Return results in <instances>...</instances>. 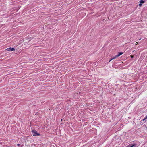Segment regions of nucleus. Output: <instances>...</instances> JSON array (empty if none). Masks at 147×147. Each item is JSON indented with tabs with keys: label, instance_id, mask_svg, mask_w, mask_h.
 Here are the masks:
<instances>
[{
	"label": "nucleus",
	"instance_id": "nucleus-3",
	"mask_svg": "<svg viewBox=\"0 0 147 147\" xmlns=\"http://www.w3.org/2000/svg\"><path fill=\"white\" fill-rule=\"evenodd\" d=\"M6 50L8 51H12L15 50V49L13 48L10 47L7 49Z\"/></svg>",
	"mask_w": 147,
	"mask_h": 147
},
{
	"label": "nucleus",
	"instance_id": "nucleus-7",
	"mask_svg": "<svg viewBox=\"0 0 147 147\" xmlns=\"http://www.w3.org/2000/svg\"><path fill=\"white\" fill-rule=\"evenodd\" d=\"M146 119H145V118H144V119H143L141 120L140 121L141 122H142V121H144Z\"/></svg>",
	"mask_w": 147,
	"mask_h": 147
},
{
	"label": "nucleus",
	"instance_id": "nucleus-4",
	"mask_svg": "<svg viewBox=\"0 0 147 147\" xmlns=\"http://www.w3.org/2000/svg\"><path fill=\"white\" fill-rule=\"evenodd\" d=\"M118 57L117 55H116L114 56L113 58H111V59H116V58H117Z\"/></svg>",
	"mask_w": 147,
	"mask_h": 147
},
{
	"label": "nucleus",
	"instance_id": "nucleus-8",
	"mask_svg": "<svg viewBox=\"0 0 147 147\" xmlns=\"http://www.w3.org/2000/svg\"><path fill=\"white\" fill-rule=\"evenodd\" d=\"M142 5V3H140L139 4V5L140 6H141V5Z\"/></svg>",
	"mask_w": 147,
	"mask_h": 147
},
{
	"label": "nucleus",
	"instance_id": "nucleus-1",
	"mask_svg": "<svg viewBox=\"0 0 147 147\" xmlns=\"http://www.w3.org/2000/svg\"><path fill=\"white\" fill-rule=\"evenodd\" d=\"M32 134L34 136H35L36 135L39 136L40 134L38 133H37V131L35 130H32Z\"/></svg>",
	"mask_w": 147,
	"mask_h": 147
},
{
	"label": "nucleus",
	"instance_id": "nucleus-5",
	"mask_svg": "<svg viewBox=\"0 0 147 147\" xmlns=\"http://www.w3.org/2000/svg\"><path fill=\"white\" fill-rule=\"evenodd\" d=\"M123 53L122 52H119V54H118L117 55L119 57V56L120 55H122V54H123Z\"/></svg>",
	"mask_w": 147,
	"mask_h": 147
},
{
	"label": "nucleus",
	"instance_id": "nucleus-14",
	"mask_svg": "<svg viewBox=\"0 0 147 147\" xmlns=\"http://www.w3.org/2000/svg\"><path fill=\"white\" fill-rule=\"evenodd\" d=\"M125 147H127V146H126Z\"/></svg>",
	"mask_w": 147,
	"mask_h": 147
},
{
	"label": "nucleus",
	"instance_id": "nucleus-13",
	"mask_svg": "<svg viewBox=\"0 0 147 147\" xmlns=\"http://www.w3.org/2000/svg\"><path fill=\"white\" fill-rule=\"evenodd\" d=\"M18 146H19V144H18Z\"/></svg>",
	"mask_w": 147,
	"mask_h": 147
},
{
	"label": "nucleus",
	"instance_id": "nucleus-9",
	"mask_svg": "<svg viewBox=\"0 0 147 147\" xmlns=\"http://www.w3.org/2000/svg\"><path fill=\"white\" fill-rule=\"evenodd\" d=\"M130 56L131 58H133L134 57V56L133 55H131Z\"/></svg>",
	"mask_w": 147,
	"mask_h": 147
},
{
	"label": "nucleus",
	"instance_id": "nucleus-6",
	"mask_svg": "<svg viewBox=\"0 0 147 147\" xmlns=\"http://www.w3.org/2000/svg\"><path fill=\"white\" fill-rule=\"evenodd\" d=\"M140 2L141 3H144V1L142 0H141L140 1Z\"/></svg>",
	"mask_w": 147,
	"mask_h": 147
},
{
	"label": "nucleus",
	"instance_id": "nucleus-11",
	"mask_svg": "<svg viewBox=\"0 0 147 147\" xmlns=\"http://www.w3.org/2000/svg\"><path fill=\"white\" fill-rule=\"evenodd\" d=\"M145 118L146 119H147V115H146V116L145 117Z\"/></svg>",
	"mask_w": 147,
	"mask_h": 147
},
{
	"label": "nucleus",
	"instance_id": "nucleus-2",
	"mask_svg": "<svg viewBox=\"0 0 147 147\" xmlns=\"http://www.w3.org/2000/svg\"><path fill=\"white\" fill-rule=\"evenodd\" d=\"M136 144L131 143L127 146V147H136Z\"/></svg>",
	"mask_w": 147,
	"mask_h": 147
},
{
	"label": "nucleus",
	"instance_id": "nucleus-12",
	"mask_svg": "<svg viewBox=\"0 0 147 147\" xmlns=\"http://www.w3.org/2000/svg\"><path fill=\"white\" fill-rule=\"evenodd\" d=\"M138 44V42H136V45H137Z\"/></svg>",
	"mask_w": 147,
	"mask_h": 147
},
{
	"label": "nucleus",
	"instance_id": "nucleus-10",
	"mask_svg": "<svg viewBox=\"0 0 147 147\" xmlns=\"http://www.w3.org/2000/svg\"><path fill=\"white\" fill-rule=\"evenodd\" d=\"M113 59H111L110 60V61H109V62H110Z\"/></svg>",
	"mask_w": 147,
	"mask_h": 147
}]
</instances>
